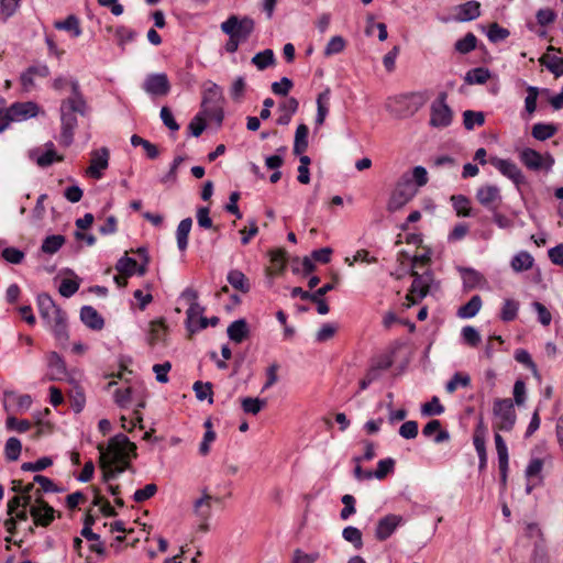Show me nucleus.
Segmentation results:
<instances>
[{
	"label": "nucleus",
	"mask_w": 563,
	"mask_h": 563,
	"mask_svg": "<svg viewBox=\"0 0 563 563\" xmlns=\"http://www.w3.org/2000/svg\"><path fill=\"white\" fill-rule=\"evenodd\" d=\"M71 95L60 101V134L59 144L64 147L71 145L75 130L78 125L77 115L87 117L90 108L80 90L77 79L70 81Z\"/></svg>",
	"instance_id": "f257e3e1"
},
{
	"label": "nucleus",
	"mask_w": 563,
	"mask_h": 563,
	"mask_svg": "<svg viewBox=\"0 0 563 563\" xmlns=\"http://www.w3.org/2000/svg\"><path fill=\"white\" fill-rule=\"evenodd\" d=\"M33 482L37 483L40 488L34 493L35 505L31 506L30 514L36 526L47 527L55 518V509L42 498V493H60L63 489L57 487L51 478L43 475H35Z\"/></svg>",
	"instance_id": "f03ea898"
},
{
	"label": "nucleus",
	"mask_w": 563,
	"mask_h": 563,
	"mask_svg": "<svg viewBox=\"0 0 563 563\" xmlns=\"http://www.w3.org/2000/svg\"><path fill=\"white\" fill-rule=\"evenodd\" d=\"M107 450L118 475L132 470L130 459L136 457V445L125 434L119 433L112 437Z\"/></svg>",
	"instance_id": "7ed1b4c3"
},
{
	"label": "nucleus",
	"mask_w": 563,
	"mask_h": 563,
	"mask_svg": "<svg viewBox=\"0 0 563 563\" xmlns=\"http://www.w3.org/2000/svg\"><path fill=\"white\" fill-rule=\"evenodd\" d=\"M222 103L223 96L221 87L210 82L203 90L200 113L214 120L218 125H221L224 118Z\"/></svg>",
	"instance_id": "20e7f679"
},
{
	"label": "nucleus",
	"mask_w": 563,
	"mask_h": 563,
	"mask_svg": "<svg viewBox=\"0 0 563 563\" xmlns=\"http://www.w3.org/2000/svg\"><path fill=\"white\" fill-rule=\"evenodd\" d=\"M494 422L493 428L496 431H510L516 423V411L510 398L495 399L493 406Z\"/></svg>",
	"instance_id": "39448f33"
},
{
	"label": "nucleus",
	"mask_w": 563,
	"mask_h": 563,
	"mask_svg": "<svg viewBox=\"0 0 563 563\" xmlns=\"http://www.w3.org/2000/svg\"><path fill=\"white\" fill-rule=\"evenodd\" d=\"M220 29L228 36H234L241 42H245L255 30V21L247 15L232 14L221 23Z\"/></svg>",
	"instance_id": "423d86ee"
},
{
	"label": "nucleus",
	"mask_w": 563,
	"mask_h": 563,
	"mask_svg": "<svg viewBox=\"0 0 563 563\" xmlns=\"http://www.w3.org/2000/svg\"><path fill=\"white\" fill-rule=\"evenodd\" d=\"M417 194L415 184L408 174H404L387 202V210L396 212L407 205Z\"/></svg>",
	"instance_id": "0eeeda50"
},
{
	"label": "nucleus",
	"mask_w": 563,
	"mask_h": 563,
	"mask_svg": "<svg viewBox=\"0 0 563 563\" xmlns=\"http://www.w3.org/2000/svg\"><path fill=\"white\" fill-rule=\"evenodd\" d=\"M410 275L413 277V280L406 296L408 307L420 302L428 295L431 284L433 283V274L430 269L423 273L411 269Z\"/></svg>",
	"instance_id": "6e6552de"
},
{
	"label": "nucleus",
	"mask_w": 563,
	"mask_h": 563,
	"mask_svg": "<svg viewBox=\"0 0 563 563\" xmlns=\"http://www.w3.org/2000/svg\"><path fill=\"white\" fill-rule=\"evenodd\" d=\"M430 125L443 129L451 124L453 111L446 103V93L441 92L430 107Z\"/></svg>",
	"instance_id": "1a4fd4ad"
},
{
	"label": "nucleus",
	"mask_w": 563,
	"mask_h": 563,
	"mask_svg": "<svg viewBox=\"0 0 563 563\" xmlns=\"http://www.w3.org/2000/svg\"><path fill=\"white\" fill-rule=\"evenodd\" d=\"M142 88L152 97H165L170 92L172 85L165 73H154L145 77Z\"/></svg>",
	"instance_id": "9d476101"
},
{
	"label": "nucleus",
	"mask_w": 563,
	"mask_h": 563,
	"mask_svg": "<svg viewBox=\"0 0 563 563\" xmlns=\"http://www.w3.org/2000/svg\"><path fill=\"white\" fill-rule=\"evenodd\" d=\"M396 108L388 106L389 111L397 118H407L413 115L423 104L420 97L415 95H402L394 99Z\"/></svg>",
	"instance_id": "9b49d317"
},
{
	"label": "nucleus",
	"mask_w": 563,
	"mask_h": 563,
	"mask_svg": "<svg viewBox=\"0 0 563 563\" xmlns=\"http://www.w3.org/2000/svg\"><path fill=\"white\" fill-rule=\"evenodd\" d=\"M520 159L531 170H540L542 168L549 170L554 164V158L551 155L548 154L543 157L539 152L529 147L521 151Z\"/></svg>",
	"instance_id": "f8f14e48"
},
{
	"label": "nucleus",
	"mask_w": 563,
	"mask_h": 563,
	"mask_svg": "<svg viewBox=\"0 0 563 563\" xmlns=\"http://www.w3.org/2000/svg\"><path fill=\"white\" fill-rule=\"evenodd\" d=\"M489 163L504 176L511 179L517 187L526 183V177L521 169L510 159L490 157Z\"/></svg>",
	"instance_id": "ddd939ff"
},
{
	"label": "nucleus",
	"mask_w": 563,
	"mask_h": 563,
	"mask_svg": "<svg viewBox=\"0 0 563 563\" xmlns=\"http://www.w3.org/2000/svg\"><path fill=\"white\" fill-rule=\"evenodd\" d=\"M478 202L490 211H497L501 203L500 189L496 185H484L476 191Z\"/></svg>",
	"instance_id": "4468645a"
},
{
	"label": "nucleus",
	"mask_w": 563,
	"mask_h": 563,
	"mask_svg": "<svg viewBox=\"0 0 563 563\" xmlns=\"http://www.w3.org/2000/svg\"><path fill=\"white\" fill-rule=\"evenodd\" d=\"M109 150L101 147L91 152L90 165L87 168V175L95 179L102 177V172L109 166Z\"/></svg>",
	"instance_id": "2eb2a0df"
},
{
	"label": "nucleus",
	"mask_w": 563,
	"mask_h": 563,
	"mask_svg": "<svg viewBox=\"0 0 563 563\" xmlns=\"http://www.w3.org/2000/svg\"><path fill=\"white\" fill-rule=\"evenodd\" d=\"M402 522L404 519L399 515L390 514L380 518L375 529V538L379 541L387 540Z\"/></svg>",
	"instance_id": "dca6fc26"
},
{
	"label": "nucleus",
	"mask_w": 563,
	"mask_h": 563,
	"mask_svg": "<svg viewBox=\"0 0 563 563\" xmlns=\"http://www.w3.org/2000/svg\"><path fill=\"white\" fill-rule=\"evenodd\" d=\"M48 380H63L67 377V367L64 358L57 352L47 354Z\"/></svg>",
	"instance_id": "f3484780"
},
{
	"label": "nucleus",
	"mask_w": 563,
	"mask_h": 563,
	"mask_svg": "<svg viewBox=\"0 0 563 563\" xmlns=\"http://www.w3.org/2000/svg\"><path fill=\"white\" fill-rule=\"evenodd\" d=\"M37 106L34 102H15L8 108L12 121H21L37 114Z\"/></svg>",
	"instance_id": "a211bd4d"
},
{
	"label": "nucleus",
	"mask_w": 563,
	"mask_h": 563,
	"mask_svg": "<svg viewBox=\"0 0 563 563\" xmlns=\"http://www.w3.org/2000/svg\"><path fill=\"white\" fill-rule=\"evenodd\" d=\"M457 14L456 21L467 22L477 19L481 15V3L475 0L467 1L455 8Z\"/></svg>",
	"instance_id": "6ab92c4d"
},
{
	"label": "nucleus",
	"mask_w": 563,
	"mask_h": 563,
	"mask_svg": "<svg viewBox=\"0 0 563 563\" xmlns=\"http://www.w3.org/2000/svg\"><path fill=\"white\" fill-rule=\"evenodd\" d=\"M213 500L218 501L219 499L203 492L202 496L194 501V514L201 521H208L210 518Z\"/></svg>",
	"instance_id": "aec40b11"
},
{
	"label": "nucleus",
	"mask_w": 563,
	"mask_h": 563,
	"mask_svg": "<svg viewBox=\"0 0 563 563\" xmlns=\"http://www.w3.org/2000/svg\"><path fill=\"white\" fill-rule=\"evenodd\" d=\"M80 320L91 330H101L104 320L100 313L91 306H84L80 309Z\"/></svg>",
	"instance_id": "412c9836"
},
{
	"label": "nucleus",
	"mask_w": 563,
	"mask_h": 563,
	"mask_svg": "<svg viewBox=\"0 0 563 563\" xmlns=\"http://www.w3.org/2000/svg\"><path fill=\"white\" fill-rule=\"evenodd\" d=\"M228 336L235 343L243 342L250 334L247 322L244 319L233 321L227 329Z\"/></svg>",
	"instance_id": "4be33fe9"
},
{
	"label": "nucleus",
	"mask_w": 563,
	"mask_h": 563,
	"mask_svg": "<svg viewBox=\"0 0 563 563\" xmlns=\"http://www.w3.org/2000/svg\"><path fill=\"white\" fill-rule=\"evenodd\" d=\"M97 449L100 453L99 465L103 471V481L109 482L115 478L118 474L113 467L109 452L104 449L103 444H99Z\"/></svg>",
	"instance_id": "5701e85b"
},
{
	"label": "nucleus",
	"mask_w": 563,
	"mask_h": 563,
	"mask_svg": "<svg viewBox=\"0 0 563 563\" xmlns=\"http://www.w3.org/2000/svg\"><path fill=\"white\" fill-rule=\"evenodd\" d=\"M228 283L236 290L246 294L251 289L249 278L239 269H231L227 276Z\"/></svg>",
	"instance_id": "b1692460"
},
{
	"label": "nucleus",
	"mask_w": 563,
	"mask_h": 563,
	"mask_svg": "<svg viewBox=\"0 0 563 563\" xmlns=\"http://www.w3.org/2000/svg\"><path fill=\"white\" fill-rule=\"evenodd\" d=\"M434 433V442L443 443L450 439V433L446 430L441 429V422L439 420L429 421L422 429V434L427 438L432 437Z\"/></svg>",
	"instance_id": "393cba45"
},
{
	"label": "nucleus",
	"mask_w": 563,
	"mask_h": 563,
	"mask_svg": "<svg viewBox=\"0 0 563 563\" xmlns=\"http://www.w3.org/2000/svg\"><path fill=\"white\" fill-rule=\"evenodd\" d=\"M192 227V219H183L176 230V240L179 251L184 252L188 247V236Z\"/></svg>",
	"instance_id": "a878e982"
},
{
	"label": "nucleus",
	"mask_w": 563,
	"mask_h": 563,
	"mask_svg": "<svg viewBox=\"0 0 563 563\" xmlns=\"http://www.w3.org/2000/svg\"><path fill=\"white\" fill-rule=\"evenodd\" d=\"M251 63L258 69L264 70L268 67H272L276 64V58L273 49L266 48L262 52L256 53Z\"/></svg>",
	"instance_id": "bb28decb"
},
{
	"label": "nucleus",
	"mask_w": 563,
	"mask_h": 563,
	"mask_svg": "<svg viewBox=\"0 0 563 563\" xmlns=\"http://www.w3.org/2000/svg\"><path fill=\"white\" fill-rule=\"evenodd\" d=\"M49 328L54 333L55 339L59 342L60 345L64 346L69 339L66 313L55 320Z\"/></svg>",
	"instance_id": "cd10ccee"
},
{
	"label": "nucleus",
	"mask_w": 563,
	"mask_h": 563,
	"mask_svg": "<svg viewBox=\"0 0 563 563\" xmlns=\"http://www.w3.org/2000/svg\"><path fill=\"white\" fill-rule=\"evenodd\" d=\"M309 129L306 124H299L295 133L294 154L300 155L308 148Z\"/></svg>",
	"instance_id": "c85d7f7f"
},
{
	"label": "nucleus",
	"mask_w": 563,
	"mask_h": 563,
	"mask_svg": "<svg viewBox=\"0 0 563 563\" xmlns=\"http://www.w3.org/2000/svg\"><path fill=\"white\" fill-rule=\"evenodd\" d=\"M482 307V298L478 295L473 296L465 305L461 306L457 316L463 319H470L477 314Z\"/></svg>",
	"instance_id": "c756f323"
},
{
	"label": "nucleus",
	"mask_w": 563,
	"mask_h": 563,
	"mask_svg": "<svg viewBox=\"0 0 563 563\" xmlns=\"http://www.w3.org/2000/svg\"><path fill=\"white\" fill-rule=\"evenodd\" d=\"M533 257L530 253L521 251L517 253L511 260V267L515 272H525L533 266Z\"/></svg>",
	"instance_id": "7c9ffc66"
},
{
	"label": "nucleus",
	"mask_w": 563,
	"mask_h": 563,
	"mask_svg": "<svg viewBox=\"0 0 563 563\" xmlns=\"http://www.w3.org/2000/svg\"><path fill=\"white\" fill-rule=\"evenodd\" d=\"M489 77L490 73L487 68L477 67L468 70L464 80L468 85H483L489 79Z\"/></svg>",
	"instance_id": "2f4dec72"
},
{
	"label": "nucleus",
	"mask_w": 563,
	"mask_h": 563,
	"mask_svg": "<svg viewBox=\"0 0 563 563\" xmlns=\"http://www.w3.org/2000/svg\"><path fill=\"white\" fill-rule=\"evenodd\" d=\"M65 241L64 235H48L44 239L41 250L45 254H55L65 244Z\"/></svg>",
	"instance_id": "473e14b6"
},
{
	"label": "nucleus",
	"mask_w": 563,
	"mask_h": 563,
	"mask_svg": "<svg viewBox=\"0 0 563 563\" xmlns=\"http://www.w3.org/2000/svg\"><path fill=\"white\" fill-rule=\"evenodd\" d=\"M452 206L459 217H471L470 199L464 195L451 196Z\"/></svg>",
	"instance_id": "72a5a7b5"
},
{
	"label": "nucleus",
	"mask_w": 563,
	"mask_h": 563,
	"mask_svg": "<svg viewBox=\"0 0 563 563\" xmlns=\"http://www.w3.org/2000/svg\"><path fill=\"white\" fill-rule=\"evenodd\" d=\"M3 396H4V408H5V410H8L7 401H9L11 399L15 401L16 407L20 410H27L31 407V405H32V398L27 394L18 395L16 393H14L12 390H5L3 393Z\"/></svg>",
	"instance_id": "f704fd0d"
},
{
	"label": "nucleus",
	"mask_w": 563,
	"mask_h": 563,
	"mask_svg": "<svg viewBox=\"0 0 563 563\" xmlns=\"http://www.w3.org/2000/svg\"><path fill=\"white\" fill-rule=\"evenodd\" d=\"M80 534L88 541H93L89 547L90 551L96 552L99 555L104 554L106 549L103 543L100 541V536L95 533L91 528L82 527Z\"/></svg>",
	"instance_id": "c9c22d12"
},
{
	"label": "nucleus",
	"mask_w": 563,
	"mask_h": 563,
	"mask_svg": "<svg viewBox=\"0 0 563 563\" xmlns=\"http://www.w3.org/2000/svg\"><path fill=\"white\" fill-rule=\"evenodd\" d=\"M37 307L41 317H46L51 311L52 313H56L57 310H62L52 299L48 294H40L37 296Z\"/></svg>",
	"instance_id": "e433bc0d"
},
{
	"label": "nucleus",
	"mask_w": 563,
	"mask_h": 563,
	"mask_svg": "<svg viewBox=\"0 0 563 563\" xmlns=\"http://www.w3.org/2000/svg\"><path fill=\"white\" fill-rule=\"evenodd\" d=\"M556 133V126L547 123H537L532 126L531 134L536 140L545 141Z\"/></svg>",
	"instance_id": "4c0bfd02"
},
{
	"label": "nucleus",
	"mask_w": 563,
	"mask_h": 563,
	"mask_svg": "<svg viewBox=\"0 0 563 563\" xmlns=\"http://www.w3.org/2000/svg\"><path fill=\"white\" fill-rule=\"evenodd\" d=\"M485 123L484 113L481 111L466 110L463 112V124L468 131L473 130L475 125H483Z\"/></svg>",
	"instance_id": "58836bf2"
},
{
	"label": "nucleus",
	"mask_w": 563,
	"mask_h": 563,
	"mask_svg": "<svg viewBox=\"0 0 563 563\" xmlns=\"http://www.w3.org/2000/svg\"><path fill=\"white\" fill-rule=\"evenodd\" d=\"M166 335V327L163 323V321H153L151 322V329L148 333V344L155 345L158 342H162L165 340Z\"/></svg>",
	"instance_id": "ea45409f"
},
{
	"label": "nucleus",
	"mask_w": 563,
	"mask_h": 563,
	"mask_svg": "<svg viewBox=\"0 0 563 563\" xmlns=\"http://www.w3.org/2000/svg\"><path fill=\"white\" fill-rule=\"evenodd\" d=\"M192 388H194V391H195L198 400L202 401V400L207 399L209 404L213 402V391H212L211 383H209V382L203 383V382L197 380L194 384Z\"/></svg>",
	"instance_id": "a19ab883"
},
{
	"label": "nucleus",
	"mask_w": 563,
	"mask_h": 563,
	"mask_svg": "<svg viewBox=\"0 0 563 563\" xmlns=\"http://www.w3.org/2000/svg\"><path fill=\"white\" fill-rule=\"evenodd\" d=\"M54 25L57 30L73 32V35L75 37H78L81 34V29L79 26V20L75 15H68L64 21L55 22Z\"/></svg>",
	"instance_id": "79ce46f5"
},
{
	"label": "nucleus",
	"mask_w": 563,
	"mask_h": 563,
	"mask_svg": "<svg viewBox=\"0 0 563 563\" xmlns=\"http://www.w3.org/2000/svg\"><path fill=\"white\" fill-rule=\"evenodd\" d=\"M266 405L265 399L245 397L241 400L245 413L257 415Z\"/></svg>",
	"instance_id": "37998d69"
},
{
	"label": "nucleus",
	"mask_w": 563,
	"mask_h": 563,
	"mask_svg": "<svg viewBox=\"0 0 563 563\" xmlns=\"http://www.w3.org/2000/svg\"><path fill=\"white\" fill-rule=\"evenodd\" d=\"M519 302L514 299H506L500 312V319L510 322L517 318Z\"/></svg>",
	"instance_id": "c03bdc74"
},
{
	"label": "nucleus",
	"mask_w": 563,
	"mask_h": 563,
	"mask_svg": "<svg viewBox=\"0 0 563 563\" xmlns=\"http://www.w3.org/2000/svg\"><path fill=\"white\" fill-rule=\"evenodd\" d=\"M22 444L18 438H9L5 442L4 454L8 461H16L21 454Z\"/></svg>",
	"instance_id": "a18cd8bd"
},
{
	"label": "nucleus",
	"mask_w": 563,
	"mask_h": 563,
	"mask_svg": "<svg viewBox=\"0 0 563 563\" xmlns=\"http://www.w3.org/2000/svg\"><path fill=\"white\" fill-rule=\"evenodd\" d=\"M80 287V279L76 276L75 279L65 278L60 282L58 292L65 298L75 295Z\"/></svg>",
	"instance_id": "49530a36"
},
{
	"label": "nucleus",
	"mask_w": 563,
	"mask_h": 563,
	"mask_svg": "<svg viewBox=\"0 0 563 563\" xmlns=\"http://www.w3.org/2000/svg\"><path fill=\"white\" fill-rule=\"evenodd\" d=\"M342 537L345 541L352 543L357 550L363 547L362 532L355 527H345L342 531Z\"/></svg>",
	"instance_id": "de8ad7c7"
},
{
	"label": "nucleus",
	"mask_w": 563,
	"mask_h": 563,
	"mask_svg": "<svg viewBox=\"0 0 563 563\" xmlns=\"http://www.w3.org/2000/svg\"><path fill=\"white\" fill-rule=\"evenodd\" d=\"M471 384V377L467 374L455 373L452 378L446 383L445 390L449 394H453L459 386L468 387Z\"/></svg>",
	"instance_id": "09e8293b"
},
{
	"label": "nucleus",
	"mask_w": 563,
	"mask_h": 563,
	"mask_svg": "<svg viewBox=\"0 0 563 563\" xmlns=\"http://www.w3.org/2000/svg\"><path fill=\"white\" fill-rule=\"evenodd\" d=\"M477 38L473 33H467L463 38L456 41L454 47L461 54H467L475 49Z\"/></svg>",
	"instance_id": "8fccbe9b"
},
{
	"label": "nucleus",
	"mask_w": 563,
	"mask_h": 563,
	"mask_svg": "<svg viewBox=\"0 0 563 563\" xmlns=\"http://www.w3.org/2000/svg\"><path fill=\"white\" fill-rule=\"evenodd\" d=\"M69 398L70 407L73 408V410L77 413L80 412L84 409L86 402V397L82 388H80L79 386H75L69 394Z\"/></svg>",
	"instance_id": "3c124183"
},
{
	"label": "nucleus",
	"mask_w": 563,
	"mask_h": 563,
	"mask_svg": "<svg viewBox=\"0 0 563 563\" xmlns=\"http://www.w3.org/2000/svg\"><path fill=\"white\" fill-rule=\"evenodd\" d=\"M209 207H199L196 212L197 223L202 229H213L218 231V227L213 225L212 219L209 216Z\"/></svg>",
	"instance_id": "603ef678"
},
{
	"label": "nucleus",
	"mask_w": 563,
	"mask_h": 563,
	"mask_svg": "<svg viewBox=\"0 0 563 563\" xmlns=\"http://www.w3.org/2000/svg\"><path fill=\"white\" fill-rule=\"evenodd\" d=\"M136 261L129 256H122L115 265V269L125 276L135 274Z\"/></svg>",
	"instance_id": "864d4df0"
},
{
	"label": "nucleus",
	"mask_w": 563,
	"mask_h": 563,
	"mask_svg": "<svg viewBox=\"0 0 563 563\" xmlns=\"http://www.w3.org/2000/svg\"><path fill=\"white\" fill-rule=\"evenodd\" d=\"M64 157L62 155H58L54 148H48L43 153L42 155L36 157V164L42 167H48L54 162H62Z\"/></svg>",
	"instance_id": "5fc2aeb1"
},
{
	"label": "nucleus",
	"mask_w": 563,
	"mask_h": 563,
	"mask_svg": "<svg viewBox=\"0 0 563 563\" xmlns=\"http://www.w3.org/2000/svg\"><path fill=\"white\" fill-rule=\"evenodd\" d=\"M115 37L118 40L119 46H121L122 49H124V45L129 42H132L136 37V32L126 27V26H118L115 29Z\"/></svg>",
	"instance_id": "6e6d98bb"
},
{
	"label": "nucleus",
	"mask_w": 563,
	"mask_h": 563,
	"mask_svg": "<svg viewBox=\"0 0 563 563\" xmlns=\"http://www.w3.org/2000/svg\"><path fill=\"white\" fill-rule=\"evenodd\" d=\"M462 274H463L464 285L467 288L476 287L484 279L483 275L473 268H463Z\"/></svg>",
	"instance_id": "4d7b16f0"
},
{
	"label": "nucleus",
	"mask_w": 563,
	"mask_h": 563,
	"mask_svg": "<svg viewBox=\"0 0 563 563\" xmlns=\"http://www.w3.org/2000/svg\"><path fill=\"white\" fill-rule=\"evenodd\" d=\"M395 461L391 457L380 460L377 463V468L373 472V477L377 479L385 478L389 473L394 471Z\"/></svg>",
	"instance_id": "13d9d810"
},
{
	"label": "nucleus",
	"mask_w": 563,
	"mask_h": 563,
	"mask_svg": "<svg viewBox=\"0 0 563 563\" xmlns=\"http://www.w3.org/2000/svg\"><path fill=\"white\" fill-rule=\"evenodd\" d=\"M509 34L510 32L507 29L499 26V24L495 22L490 24L489 30L487 32V37L490 42L498 43L500 41L506 40L509 36Z\"/></svg>",
	"instance_id": "bf43d9fd"
},
{
	"label": "nucleus",
	"mask_w": 563,
	"mask_h": 563,
	"mask_svg": "<svg viewBox=\"0 0 563 563\" xmlns=\"http://www.w3.org/2000/svg\"><path fill=\"white\" fill-rule=\"evenodd\" d=\"M423 416H439L444 412V407L440 404L437 396L432 397L429 402H426L421 407Z\"/></svg>",
	"instance_id": "052dcab7"
},
{
	"label": "nucleus",
	"mask_w": 563,
	"mask_h": 563,
	"mask_svg": "<svg viewBox=\"0 0 563 563\" xmlns=\"http://www.w3.org/2000/svg\"><path fill=\"white\" fill-rule=\"evenodd\" d=\"M53 464V461L48 456L41 457L36 462H25L22 464L21 470L25 472H40Z\"/></svg>",
	"instance_id": "680f3d73"
},
{
	"label": "nucleus",
	"mask_w": 563,
	"mask_h": 563,
	"mask_svg": "<svg viewBox=\"0 0 563 563\" xmlns=\"http://www.w3.org/2000/svg\"><path fill=\"white\" fill-rule=\"evenodd\" d=\"M515 360L518 363H521V364L526 365L529 369H531V372L533 373V375L536 377H539L537 365L532 361L531 355L529 354L528 351L522 350V349L521 350H517L516 353H515Z\"/></svg>",
	"instance_id": "e2e57ef3"
},
{
	"label": "nucleus",
	"mask_w": 563,
	"mask_h": 563,
	"mask_svg": "<svg viewBox=\"0 0 563 563\" xmlns=\"http://www.w3.org/2000/svg\"><path fill=\"white\" fill-rule=\"evenodd\" d=\"M345 47V41L342 36L336 35L331 37L324 48V55L331 56L341 53Z\"/></svg>",
	"instance_id": "0e129e2a"
},
{
	"label": "nucleus",
	"mask_w": 563,
	"mask_h": 563,
	"mask_svg": "<svg viewBox=\"0 0 563 563\" xmlns=\"http://www.w3.org/2000/svg\"><path fill=\"white\" fill-rule=\"evenodd\" d=\"M206 115L200 112L190 121L188 129L192 136L198 137L206 130Z\"/></svg>",
	"instance_id": "69168bd1"
},
{
	"label": "nucleus",
	"mask_w": 563,
	"mask_h": 563,
	"mask_svg": "<svg viewBox=\"0 0 563 563\" xmlns=\"http://www.w3.org/2000/svg\"><path fill=\"white\" fill-rule=\"evenodd\" d=\"M245 89H246V82H245L244 77H242V76L238 77L233 81L231 89H230L231 98L234 101L240 102L244 97Z\"/></svg>",
	"instance_id": "338daca9"
},
{
	"label": "nucleus",
	"mask_w": 563,
	"mask_h": 563,
	"mask_svg": "<svg viewBox=\"0 0 563 563\" xmlns=\"http://www.w3.org/2000/svg\"><path fill=\"white\" fill-rule=\"evenodd\" d=\"M539 89L533 86L527 88V97L525 99V109L529 114H532L537 109V99Z\"/></svg>",
	"instance_id": "774afa93"
}]
</instances>
